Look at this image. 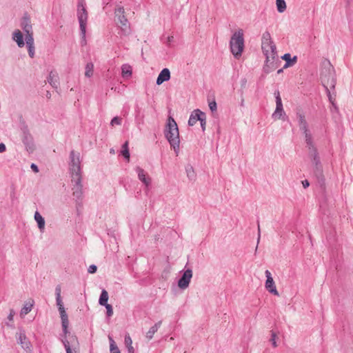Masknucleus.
<instances>
[{
  "label": "nucleus",
  "mask_w": 353,
  "mask_h": 353,
  "mask_svg": "<svg viewBox=\"0 0 353 353\" xmlns=\"http://www.w3.org/2000/svg\"><path fill=\"white\" fill-rule=\"evenodd\" d=\"M165 134L171 147L174 151L178 152L180 143L179 132L177 124L172 117H169L168 119Z\"/></svg>",
  "instance_id": "1"
},
{
  "label": "nucleus",
  "mask_w": 353,
  "mask_h": 353,
  "mask_svg": "<svg viewBox=\"0 0 353 353\" xmlns=\"http://www.w3.org/2000/svg\"><path fill=\"white\" fill-rule=\"evenodd\" d=\"M230 46L232 54L235 58L239 59L241 56L244 49L243 30L239 29L234 32L230 41Z\"/></svg>",
  "instance_id": "2"
},
{
  "label": "nucleus",
  "mask_w": 353,
  "mask_h": 353,
  "mask_svg": "<svg viewBox=\"0 0 353 353\" xmlns=\"http://www.w3.org/2000/svg\"><path fill=\"white\" fill-rule=\"evenodd\" d=\"M261 48L266 57L267 62L274 60L276 54V46L271 39V35L268 32L263 34L261 39Z\"/></svg>",
  "instance_id": "3"
},
{
  "label": "nucleus",
  "mask_w": 353,
  "mask_h": 353,
  "mask_svg": "<svg viewBox=\"0 0 353 353\" xmlns=\"http://www.w3.org/2000/svg\"><path fill=\"white\" fill-rule=\"evenodd\" d=\"M114 15L117 26L125 34H128L130 32V28L128 20L125 15V10L123 7H117L114 10Z\"/></svg>",
  "instance_id": "4"
},
{
  "label": "nucleus",
  "mask_w": 353,
  "mask_h": 353,
  "mask_svg": "<svg viewBox=\"0 0 353 353\" xmlns=\"http://www.w3.org/2000/svg\"><path fill=\"white\" fill-rule=\"evenodd\" d=\"M70 170L71 172V177L73 179H75L78 181L79 176H81L79 154L75 152L74 151H72L70 153Z\"/></svg>",
  "instance_id": "5"
},
{
  "label": "nucleus",
  "mask_w": 353,
  "mask_h": 353,
  "mask_svg": "<svg viewBox=\"0 0 353 353\" xmlns=\"http://www.w3.org/2000/svg\"><path fill=\"white\" fill-rule=\"evenodd\" d=\"M77 16L79 21L81 33L83 36H85L86 24L88 21V12L85 8L83 1L79 3Z\"/></svg>",
  "instance_id": "6"
},
{
  "label": "nucleus",
  "mask_w": 353,
  "mask_h": 353,
  "mask_svg": "<svg viewBox=\"0 0 353 353\" xmlns=\"http://www.w3.org/2000/svg\"><path fill=\"white\" fill-rule=\"evenodd\" d=\"M276 109L272 114V118L274 120H285V112L283 110L282 100L279 92L275 93Z\"/></svg>",
  "instance_id": "7"
},
{
  "label": "nucleus",
  "mask_w": 353,
  "mask_h": 353,
  "mask_svg": "<svg viewBox=\"0 0 353 353\" xmlns=\"http://www.w3.org/2000/svg\"><path fill=\"white\" fill-rule=\"evenodd\" d=\"M327 72H322L321 74V79L322 82L325 85L334 86V75H333V67L328 61L327 62Z\"/></svg>",
  "instance_id": "8"
},
{
  "label": "nucleus",
  "mask_w": 353,
  "mask_h": 353,
  "mask_svg": "<svg viewBox=\"0 0 353 353\" xmlns=\"http://www.w3.org/2000/svg\"><path fill=\"white\" fill-rule=\"evenodd\" d=\"M66 353H77L79 352V342L76 336H71L70 340L63 341Z\"/></svg>",
  "instance_id": "9"
},
{
  "label": "nucleus",
  "mask_w": 353,
  "mask_h": 353,
  "mask_svg": "<svg viewBox=\"0 0 353 353\" xmlns=\"http://www.w3.org/2000/svg\"><path fill=\"white\" fill-rule=\"evenodd\" d=\"M265 276H266V281H265V288L268 292L270 293L279 296V292L276 290L274 281L273 280V278L272 276L271 272L269 270H266L265 272Z\"/></svg>",
  "instance_id": "10"
},
{
  "label": "nucleus",
  "mask_w": 353,
  "mask_h": 353,
  "mask_svg": "<svg viewBox=\"0 0 353 353\" xmlns=\"http://www.w3.org/2000/svg\"><path fill=\"white\" fill-rule=\"evenodd\" d=\"M192 277V271L191 270H185L181 278L179 280V282H178V286L179 288L181 289H186L188 285H189V283L190 282V280Z\"/></svg>",
  "instance_id": "11"
},
{
  "label": "nucleus",
  "mask_w": 353,
  "mask_h": 353,
  "mask_svg": "<svg viewBox=\"0 0 353 353\" xmlns=\"http://www.w3.org/2000/svg\"><path fill=\"white\" fill-rule=\"evenodd\" d=\"M81 176H79V180L72 178V182L73 184V195L77 198H79L82 194V185L81 184Z\"/></svg>",
  "instance_id": "12"
},
{
  "label": "nucleus",
  "mask_w": 353,
  "mask_h": 353,
  "mask_svg": "<svg viewBox=\"0 0 353 353\" xmlns=\"http://www.w3.org/2000/svg\"><path fill=\"white\" fill-rule=\"evenodd\" d=\"M299 125H300V128L302 130H303L304 132L305 133V139H306L307 145H312L311 138L307 133V123H306V121L305 119L304 116H303L301 114H300L299 116Z\"/></svg>",
  "instance_id": "13"
},
{
  "label": "nucleus",
  "mask_w": 353,
  "mask_h": 353,
  "mask_svg": "<svg viewBox=\"0 0 353 353\" xmlns=\"http://www.w3.org/2000/svg\"><path fill=\"white\" fill-rule=\"evenodd\" d=\"M137 172L138 174L139 179L146 186H149L151 183V179L148 175L147 172L141 168H137Z\"/></svg>",
  "instance_id": "14"
},
{
  "label": "nucleus",
  "mask_w": 353,
  "mask_h": 353,
  "mask_svg": "<svg viewBox=\"0 0 353 353\" xmlns=\"http://www.w3.org/2000/svg\"><path fill=\"white\" fill-rule=\"evenodd\" d=\"M21 27L24 32L26 33V38H28L29 36L33 37V32L32 30V25L30 23V20L28 17H24L21 22Z\"/></svg>",
  "instance_id": "15"
},
{
  "label": "nucleus",
  "mask_w": 353,
  "mask_h": 353,
  "mask_svg": "<svg viewBox=\"0 0 353 353\" xmlns=\"http://www.w3.org/2000/svg\"><path fill=\"white\" fill-rule=\"evenodd\" d=\"M170 79V72L168 68L163 69L157 79V84L161 85Z\"/></svg>",
  "instance_id": "16"
},
{
  "label": "nucleus",
  "mask_w": 353,
  "mask_h": 353,
  "mask_svg": "<svg viewBox=\"0 0 353 353\" xmlns=\"http://www.w3.org/2000/svg\"><path fill=\"white\" fill-rule=\"evenodd\" d=\"M203 112L198 109L194 110L190 116L188 125L192 126L196 124V123L201 119V117H203Z\"/></svg>",
  "instance_id": "17"
},
{
  "label": "nucleus",
  "mask_w": 353,
  "mask_h": 353,
  "mask_svg": "<svg viewBox=\"0 0 353 353\" xmlns=\"http://www.w3.org/2000/svg\"><path fill=\"white\" fill-rule=\"evenodd\" d=\"M18 342L21 345L22 348H23L26 351L31 350V344L29 340L27 339L26 336L23 333H20L18 338Z\"/></svg>",
  "instance_id": "18"
},
{
  "label": "nucleus",
  "mask_w": 353,
  "mask_h": 353,
  "mask_svg": "<svg viewBox=\"0 0 353 353\" xmlns=\"http://www.w3.org/2000/svg\"><path fill=\"white\" fill-rule=\"evenodd\" d=\"M48 81L52 87L57 88L59 86V76L57 72L55 71H51Z\"/></svg>",
  "instance_id": "19"
},
{
  "label": "nucleus",
  "mask_w": 353,
  "mask_h": 353,
  "mask_svg": "<svg viewBox=\"0 0 353 353\" xmlns=\"http://www.w3.org/2000/svg\"><path fill=\"white\" fill-rule=\"evenodd\" d=\"M26 41L28 50V54L31 58H33L34 57V38L32 36H29L28 38H26Z\"/></svg>",
  "instance_id": "20"
},
{
  "label": "nucleus",
  "mask_w": 353,
  "mask_h": 353,
  "mask_svg": "<svg viewBox=\"0 0 353 353\" xmlns=\"http://www.w3.org/2000/svg\"><path fill=\"white\" fill-rule=\"evenodd\" d=\"M13 39L17 42L19 47L22 48L24 46V41L23 34L19 30H16L13 32Z\"/></svg>",
  "instance_id": "21"
},
{
  "label": "nucleus",
  "mask_w": 353,
  "mask_h": 353,
  "mask_svg": "<svg viewBox=\"0 0 353 353\" xmlns=\"http://www.w3.org/2000/svg\"><path fill=\"white\" fill-rule=\"evenodd\" d=\"M282 59L286 61V63L284 65V68H287L288 67H290L296 63L297 57L295 56L293 58H291L290 54H285Z\"/></svg>",
  "instance_id": "22"
},
{
  "label": "nucleus",
  "mask_w": 353,
  "mask_h": 353,
  "mask_svg": "<svg viewBox=\"0 0 353 353\" xmlns=\"http://www.w3.org/2000/svg\"><path fill=\"white\" fill-rule=\"evenodd\" d=\"M124 343L128 349V353H134V349L132 346V340L129 334L125 336Z\"/></svg>",
  "instance_id": "23"
},
{
  "label": "nucleus",
  "mask_w": 353,
  "mask_h": 353,
  "mask_svg": "<svg viewBox=\"0 0 353 353\" xmlns=\"http://www.w3.org/2000/svg\"><path fill=\"white\" fill-rule=\"evenodd\" d=\"M161 324V321H159L158 323H155L154 325H153L146 333V337L149 340L152 339L154 334L157 332L158 329L160 327Z\"/></svg>",
  "instance_id": "24"
},
{
  "label": "nucleus",
  "mask_w": 353,
  "mask_h": 353,
  "mask_svg": "<svg viewBox=\"0 0 353 353\" xmlns=\"http://www.w3.org/2000/svg\"><path fill=\"white\" fill-rule=\"evenodd\" d=\"M108 340L110 342V353H121L120 350L117 345L115 341L113 340L111 336H108Z\"/></svg>",
  "instance_id": "25"
},
{
  "label": "nucleus",
  "mask_w": 353,
  "mask_h": 353,
  "mask_svg": "<svg viewBox=\"0 0 353 353\" xmlns=\"http://www.w3.org/2000/svg\"><path fill=\"white\" fill-rule=\"evenodd\" d=\"M34 219L37 222L39 229H43L45 226V221L38 212H36L34 214Z\"/></svg>",
  "instance_id": "26"
},
{
  "label": "nucleus",
  "mask_w": 353,
  "mask_h": 353,
  "mask_svg": "<svg viewBox=\"0 0 353 353\" xmlns=\"http://www.w3.org/2000/svg\"><path fill=\"white\" fill-rule=\"evenodd\" d=\"M32 306H33L32 303H26L22 307L21 312H20V315L21 316H23L26 315L27 314H28L31 311Z\"/></svg>",
  "instance_id": "27"
},
{
  "label": "nucleus",
  "mask_w": 353,
  "mask_h": 353,
  "mask_svg": "<svg viewBox=\"0 0 353 353\" xmlns=\"http://www.w3.org/2000/svg\"><path fill=\"white\" fill-rule=\"evenodd\" d=\"M108 301V294L106 290H102L100 298H99V304L101 305H107Z\"/></svg>",
  "instance_id": "28"
},
{
  "label": "nucleus",
  "mask_w": 353,
  "mask_h": 353,
  "mask_svg": "<svg viewBox=\"0 0 353 353\" xmlns=\"http://www.w3.org/2000/svg\"><path fill=\"white\" fill-rule=\"evenodd\" d=\"M276 3L279 12L282 13L286 10V3L284 0H276Z\"/></svg>",
  "instance_id": "29"
},
{
  "label": "nucleus",
  "mask_w": 353,
  "mask_h": 353,
  "mask_svg": "<svg viewBox=\"0 0 353 353\" xmlns=\"http://www.w3.org/2000/svg\"><path fill=\"white\" fill-rule=\"evenodd\" d=\"M85 75L87 77H92L93 75V72H94V65L92 63H87V65H85Z\"/></svg>",
  "instance_id": "30"
},
{
  "label": "nucleus",
  "mask_w": 353,
  "mask_h": 353,
  "mask_svg": "<svg viewBox=\"0 0 353 353\" xmlns=\"http://www.w3.org/2000/svg\"><path fill=\"white\" fill-rule=\"evenodd\" d=\"M122 155L129 161L130 152L128 150V141H126L123 145V150L121 151Z\"/></svg>",
  "instance_id": "31"
},
{
  "label": "nucleus",
  "mask_w": 353,
  "mask_h": 353,
  "mask_svg": "<svg viewBox=\"0 0 353 353\" xmlns=\"http://www.w3.org/2000/svg\"><path fill=\"white\" fill-rule=\"evenodd\" d=\"M122 75L125 76H130L132 74V68L129 65H123L122 68Z\"/></svg>",
  "instance_id": "32"
},
{
  "label": "nucleus",
  "mask_w": 353,
  "mask_h": 353,
  "mask_svg": "<svg viewBox=\"0 0 353 353\" xmlns=\"http://www.w3.org/2000/svg\"><path fill=\"white\" fill-rule=\"evenodd\" d=\"M276 339H277L276 334L275 332H271V339H270V341L272 342V344L274 347H277Z\"/></svg>",
  "instance_id": "33"
},
{
  "label": "nucleus",
  "mask_w": 353,
  "mask_h": 353,
  "mask_svg": "<svg viewBox=\"0 0 353 353\" xmlns=\"http://www.w3.org/2000/svg\"><path fill=\"white\" fill-rule=\"evenodd\" d=\"M203 117H201V119L199 121L201 122V125L202 128V130L204 131L205 130V125H206V117L205 113L203 112L202 114Z\"/></svg>",
  "instance_id": "34"
},
{
  "label": "nucleus",
  "mask_w": 353,
  "mask_h": 353,
  "mask_svg": "<svg viewBox=\"0 0 353 353\" xmlns=\"http://www.w3.org/2000/svg\"><path fill=\"white\" fill-rule=\"evenodd\" d=\"M61 321H62V326H63V331L65 333L67 332V329H68V318H65V319H61Z\"/></svg>",
  "instance_id": "35"
},
{
  "label": "nucleus",
  "mask_w": 353,
  "mask_h": 353,
  "mask_svg": "<svg viewBox=\"0 0 353 353\" xmlns=\"http://www.w3.org/2000/svg\"><path fill=\"white\" fill-rule=\"evenodd\" d=\"M121 119L118 117H114L111 121L112 125H121Z\"/></svg>",
  "instance_id": "36"
},
{
  "label": "nucleus",
  "mask_w": 353,
  "mask_h": 353,
  "mask_svg": "<svg viewBox=\"0 0 353 353\" xmlns=\"http://www.w3.org/2000/svg\"><path fill=\"white\" fill-rule=\"evenodd\" d=\"M107 310V314L108 316H111L113 314L112 307L110 304H107L104 305Z\"/></svg>",
  "instance_id": "37"
},
{
  "label": "nucleus",
  "mask_w": 353,
  "mask_h": 353,
  "mask_svg": "<svg viewBox=\"0 0 353 353\" xmlns=\"http://www.w3.org/2000/svg\"><path fill=\"white\" fill-rule=\"evenodd\" d=\"M186 172H187V174H188V177L194 176V172L192 167L190 166V167L187 168Z\"/></svg>",
  "instance_id": "38"
},
{
  "label": "nucleus",
  "mask_w": 353,
  "mask_h": 353,
  "mask_svg": "<svg viewBox=\"0 0 353 353\" xmlns=\"http://www.w3.org/2000/svg\"><path fill=\"white\" fill-rule=\"evenodd\" d=\"M59 310L61 319L68 318V315H67V314L65 312V310L64 307H59Z\"/></svg>",
  "instance_id": "39"
},
{
  "label": "nucleus",
  "mask_w": 353,
  "mask_h": 353,
  "mask_svg": "<svg viewBox=\"0 0 353 353\" xmlns=\"http://www.w3.org/2000/svg\"><path fill=\"white\" fill-rule=\"evenodd\" d=\"M209 108L212 112L215 111L216 110V103L214 101L210 102Z\"/></svg>",
  "instance_id": "40"
},
{
  "label": "nucleus",
  "mask_w": 353,
  "mask_h": 353,
  "mask_svg": "<svg viewBox=\"0 0 353 353\" xmlns=\"http://www.w3.org/2000/svg\"><path fill=\"white\" fill-rule=\"evenodd\" d=\"M97 270V268L96 265H91L88 268V272L90 274H93V273L96 272Z\"/></svg>",
  "instance_id": "41"
},
{
  "label": "nucleus",
  "mask_w": 353,
  "mask_h": 353,
  "mask_svg": "<svg viewBox=\"0 0 353 353\" xmlns=\"http://www.w3.org/2000/svg\"><path fill=\"white\" fill-rule=\"evenodd\" d=\"M14 314H15L14 311L13 310H10V314L8 317L9 321H13V317H14Z\"/></svg>",
  "instance_id": "42"
},
{
  "label": "nucleus",
  "mask_w": 353,
  "mask_h": 353,
  "mask_svg": "<svg viewBox=\"0 0 353 353\" xmlns=\"http://www.w3.org/2000/svg\"><path fill=\"white\" fill-rule=\"evenodd\" d=\"M57 305L59 306V307H63L61 297H57Z\"/></svg>",
  "instance_id": "43"
},
{
  "label": "nucleus",
  "mask_w": 353,
  "mask_h": 353,
  "mask_svg": "<svg viewBox=\"0 0 353 353\" xmlns=\"http://www.w3.org/2000/svg\"><path fill=\"white\" fill-rule=\"evenodd\" d=\"M56 295L57 297H61V288L59 286L56 288Z\"/></svg>",
  "instance_id": "44"
},
{
  "label": "nucleus",
  "mask_w": 353,
  "mask_h": 353,
  "mask_svg": "<svg viewBox=\"0 0 353 353\" xmlns=\"http://www.w3.org/2000/svg\"><path fill=\"white\" fill-rule=\"evenodd\" d=\"M302 184L304 188H306L310 185V183L307 180L303 181Z\"/></svg>",
  "instance_id": "45"
},
{
  "label": "nucleus",
  "mask_w": 353,
  "mask_h": 353,
  "mask_svg": "<svg viewBox=\"0 0 353 353\" xmlns=\"http://www.w3.org/2000/svg\"><path fill=\"white\" fill-rule=\"evenodd\" d=\"M6 145L4 143H0V152H3L6 151Z\"/></svg>",
  "instance_id": "46"
},
{
  "label": "nucleus",
  "mask_w": 353,
  "mask_h": 353,
  "mask_svg": "<svg viewBox=\"0 0 353 353\" xmlns=\"http://www.w3.org/2000/svg\"><path fill=\"white\" fill-rule=\"evenodd\" d=\"M31 168H32V169L35 172H39L38 167H37L35 164H34V163H32V164L31 165Z\"/></svg>",
  "instance_id": "47"
},
{
  "label": "nucleus",
  "mask_w": 353,
  "mask_h": 353,
  "mask_svg": "<svg viewBox=\"0 0 353 353\" xmlns=\"http://www.w3.org/2000/svg\"><path fill=\"white\" fill-rule=\"evenodd\" d=\"M281 71H282L281 70H279L278 71V72H279V73H281Z\"/></svg>",
  "instance_id": "48"
}]
</instances>
